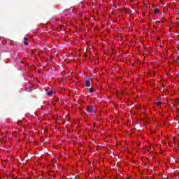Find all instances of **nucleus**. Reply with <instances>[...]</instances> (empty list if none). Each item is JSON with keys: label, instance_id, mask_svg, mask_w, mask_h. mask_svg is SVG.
I'll list each match as a JSON object with an SVG mask.
<instances>
[{"label": "nucleus", "instance_id": "1", "mask_svg": "<svg viewBox=\"0 0 179 179\" xmlns=\"http://www.w3.org/2000/svg\"><path fill=\"white\" fill-rule=\"evenodd\" d=\"M91 85H92V80H88L85 81V87H90Z\"/></svg>", "mask_w": 179, "mask_h": 179}, {"label": "nucleus", "instance_id": "2", "mask_svg": "<svg viewBox=\"0 0 179 179\" xmlns=\"http://www.w3.org/2000/svg\"><path fill=\"white\" fill-rule=\"evenodd\" d=\"M54 93H55V90H54V88H52L50 90V91H49L47 94L48 96H52V94H54Z\"/></svg>", "mask_w": 179, "mask_h": 179}, {"label": "nucleus", "instance_id": "3", "mask_svg": "<svg viewBox=\"0 0 179 179\" xmlns=\"http://www.w3.org/2000/svg\"><path fill=\"white\" fill-rule=\"evenodd\" d=\"M87 113H93V111H94V108L87 106Z\"/></svg>", "mask_w": 179, "mask_h": 179}, {"label": "nucleus", "instance_id": "4", "mask_svg": "<svg viewBox=\"0 0 179 179\" xmlns=\"http://www.w3.org/2000/svg\"><path fill=\"white\" fill-rule=\"evenodd\" d=\"M24 45H29V43H27V38H24Z\"/></svg>", "mask_w": 179, "mask_h": 179}, {"label": "nucleus", "instance_id": "5", "mask_svg": "<svg viewBox=\"0 0 179 179\" xmlns=\"http://www.w3.org/2000/svg\"><path fill=\"white\" fill-rule=\"evenodd\" d=\"M159 10L158 8H155L154 9V13L155 15H157V13H159Z\"/></svg>", "mask_w": 179, "mask_h": 179}, {"label": "nucleus", "instance_id": "6", "mask_svg": "<svg viewBox=\"0 0 179 179\" xmlns=\"http://www.w3.org/2000/svg\"><path fill=\"white\" fill-rule=\"evenodd\" d=\"M90 93H93L94 92V89H93V87L90 88L89 90Z\"/></svg>", "mask_w": 179, "mask_h": 179}, {"label": "nucleus", "instance_id": "7", "mask_svg": "<svg viewBox=\"0 0 179 179\" xmlns=\"http://www.w3.org/2000/svg\"><path fill=\"white\" fill-rule=\"evenodd\" d=\"M162 105V101H159L157 102V106H161Z\"/></svg>", "mask_w": 179, "mask_h": 179}, {"label": "nucleus", "instance_id": "8", "mask_svg": "<svg viewBox=\"0 0 179 179\" xmlns=\"http://www.w3.org/2000/svg\"><path fill=\"white\" fill-rule=\"evenodd\" d=\"M33 90V87H29V92H31Z\"/></svg>", "mask_w": 179, "mask_h": 179}]
</instances>
